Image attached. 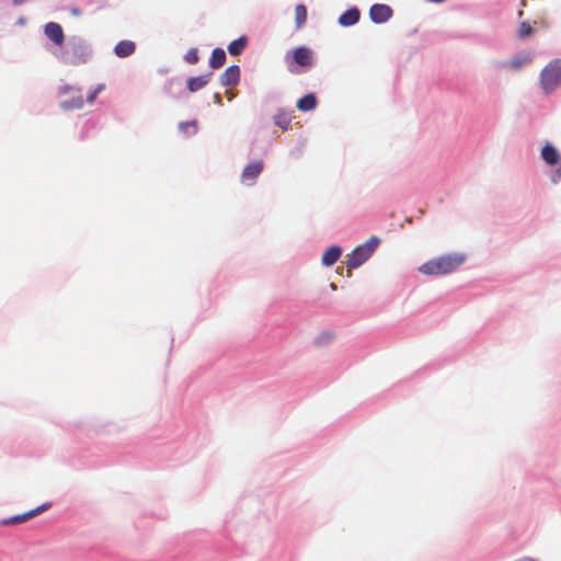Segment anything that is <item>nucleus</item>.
I'll return each mask as SVG.
<instances>
[{"instance_id":"f257e3e1","label":"nucleus","mask_w":561,"mask_h":561,"mask_svg":"<svg viewBox=\"0 0 561 561\" xmlns=\"http://www.w3.org/2000/svg\"><path fill=\"white\" fill-rule=\"evenodd\" d=\"M466 260L463 254H446L422 264L419 271L424 275H443L457 270Z\"/></svg>"},{"instance_id":"9b49d317","label":"nucleus","mask_w":561,"mask_h":561,"mask_svg":"<svg viewBox=\"0 0 561 561\" xmlns=\"http://www.w3.org/2000/svg\"><path fill=\"white\" fill-rule=\"evenodd\" d=\"M44 32L46 36L56 45H61L65 39L64 31L58 23L49 22L45 25Z\"/></svg>"},{"instance_id":"6ab92c4d","label":"nucleus","mask_w":561,"mask_h":561,"mask_svg":"<svg viewBox=\"0 0 561 561\" xmlns=\"http://www.w3.org/2000/svg\"><path fill=\"white\" fill-rule=\"evenodd\" d=\"M247 44H248V38L245 36H241L238 39L232 41L228 45V51L232 56H238L244 50Z\"/></svg>"},{"instance_id":"cd10ccee","label":"nucleus","mask_w":561,"mask_h":561,"mask_svg":"<svg viewBox=\"0 0 561 561\" xmlns=\"http://www.w3.org/2000/svg\"><path fill=\"white\" fill-rule=\"evenodd\" d=\"M524 15V11L523 10H519L518 11V18H522Z\"/></svg>"},{"instance_id":"f3484780","label":"nucleus","mask_w":561,"mask_h":561,"mask_svg":"<svg viewBox=\"0 0 561 561\" xmlns=\"http://www.w3.org/2000/svg\"><path fill=\"white\" fill-rule=\"evenodd\" d=\"M541 157L548 164H558L560 162V154L557 149L551 145H546L541 150Z\"/></svg>"},{"instance_id":"4be33fe9","label":"nucleus","mask_w":561,"mask_h":561,"mask_svg":"<svg viewBox=\"0 0 561 561\" xmlns=\"http://www.w3.org/2000/svg\"><path fill=\"white\" fill-rule=\"evenodd\" d=\"M185 61L191 64V65H195L198 62V53H197V49L196 48H191L190 50H187V53L185 54V57H184Z\"/></svg>"},{"instance_id":"7ed1b4c3","label":"nucleus","mask_w":561,"mask_h":561,"mask_svg":"<svg viewBox=\"0 0 561 561\" xmlns=\"http://www.w3.org/2000/svg\"><path fill=\"white\" fill-rule=\"evenodd\" d=\"M379 243L380 239L373 236L365 243L356 247L352 253L347 255L346 267L348 274L351 270L357 268L365 263L373 255Z\"/></svg>"},{"instance_id":"a211bd4d","label":"nucleus","mask_w":561,"mask_h":561,"mask_svg":"<svg viewBox=\"0 0 561 561\" xmlns=\"http://www.w3.org/2000/svg\"><path fill=\"white\" fill-rule=\"evenodd\" d=\"M273 121L276 126L280 127L283 130H287L290 127L291 116L280 110L274 115Z\"/></svg>"},{"instance_id":"0eeeda50","label":"nucleus","mask_w":561,"mask_h":561,"mask_svg":"<svg viewBox=\"0 0 561 561\" xmlns=\"http://www.w3.org/2000/svg\"><path fill=\"white\" fill-rule=\"evenodd\" d=\"M263 170L264 162L262 160H254L248 163L241 173V182L245 185H253Z\"/></svg>"},{"instance_id":"c85d7f7f","label":"nucleus","mask_w":561,"mask_h":561,"mask_svg":"<svg viewBox=\"0 0 561 561\" xmlns=\"http://www.w3.org/2000/svg\"><path fill=\"white\" fill-rule=\"evenodd\" d=\"M520 4H522L523 7H526V0H522Z\"/></svg>"},{"instance_id":"f8f14e48","label":"nucleus","mask_w":561,"mask_h":561,"mask_svg":"<svg viewBox=\"0 0 561 561\" xmlns=\"http://www.w3.org/2000/svg\"><path fill=\"white\" fill-rule=\"evenodd\" d=\"M136 45L131 41H121L114 47V53L119 58H125L135 53Z\"/></svg>"},{"instance_id":"ddd939ff","label":"nucleus","mask_w":561,"mask_h":561,"mask_svg":"<svg viewBox=\"0 0 561 561\" xmlns=\"http://www.w3.org/2000/svg\"><path fill=\"white\" fill-rule=\"evenodd\" d=\"M211 78V73L202 75L198 77H192L187 80V89L191 92H196L201 89H203Z\"/></svg>"},{"instance_id":"b1692460","label":"nucleus","mask_w":561,"mask_h":561,"mask_svg":"<svg viewBox=\"0 0 561 561\" xmlns=\"http://www.w3.org/2000/svg\"><path fill=\"white\" fill-rule=\"evenodd\" d=\"M180 128L184 131L191 130L192 133H195L197 130V125L195 122H186V123H181Z\"/></svg>"},{"instance_id":"2eb2a0df","label":"nucleus","mask_w":561,"mask_h":561,"mask_svg":"<svg viewBox=\"0 0 561 561\" xmlns=\"http://www.w3.org/2000/svg\"><path fill=\"white\" fill-rule=\"evenodd\" d=\"M318 104L317 98L313 93L306 94L297 101V107L301 112H309L316 108Z\"/></svg>"},{"instance_id":"a878e982","label":"nucleus","mask_w":561,"mask_h":561,"mask_svg":"<svg viewBox=\"0 0 561 561\" xmlns=\"http://www.w3.org/2000/svg\"><path fill=\"white\" fill-rule=\"evenodd\" d=\"M215 100H216V103L221 104V95L220 94L216 93Z\"/></svg>"},{"instance_id":"20e7f679","label":"nucleus","mask_w":561,"mask_h":561,"mask_svg":"<svg viewBox=\"0 0 561 561\" xmlns=\"http://www.w3.org/2000/svg\"><path fill=\"white\" fill-rule=\"evenodd\" d=\"M540 82L546 92L553 91L561 83V59L552 60L542 69Z\"/></svg>"},{"instance_id":"412c9836","label":"nucleus","mask_w":561,"mask_h":561,"mask_svg":"<svg viewBox=\"0 0 561 561\" xmlns=\"http://www.w3.org/2000/svg\"><path fill=\"white\" fill-rule=\"evenodd\" d=\"M295 20L297 28H300L307 21V8L304 4H297L295 8Z\"/></svg>"},{"instance_id":"423d86ee","label":"nucleus","mask_w":561,"mask_h":561,"mask_svg":"<svg viewBox=\"0 0 561 561\" xmlns=\"http://www.w3.org/2000/svg\"><path fill=\"white\" fill-rule=\"evenodd\" d=\"M549 27V23L546 18V13L542 12L538 14L537 18L530 24L527 21H523L518 27V36L519 38H526L535 34L536 28H547Z\"/></svg>"},{"instance_id":"bb28decb","label":"nucleus","mask_w":561,"mask_h":561,"mask_svg":"<svg viewBox=\"0 0 561 561\" xmlns=\"http://www.w3.org/2000/svg\"><path fill=\"white\" fill-rule=\"evenodd\" d=\"M513 66H514L515 68H518V67H520V66H522V61H519V60H514V61H513Z\"/></svg>"},{"instance_id":"1a4fd4ad","label":"nucleus","mask_w":561,"mask_h":561,"mask_svg":"<svg viewBox=\"0 0 561 561\" xmlns=\"http://www.w3.org/2000/svg\"><path fill=\"white\" fill-rule=\"evenodd\" d=\"M369 15L375 23H383L391 18L392 10L387 4L377 3L370 8Z\"/></svg>"},{"instance_id":"aec40b11","label":"nucleus","mask_w":561,"mask_h":561,"mask_svg":"<svg viewBox=\"0 0 561 561\" xmlns=\"http://www.w3.org/2000/svg\"><path fill=\"white\" fill-rule=\"evenodd\" d=\"M226 61V53L222 48H215L209 59V65L214 69H218L224 66Z\"/></svg>"},{"instance_id":"9d476101","label":"nucleus","mask_w":561,"mask_h":561,"mask_svg":"<svg viewBox=\"0 0 561 561\" xmlns=\"http://www.w3.org/2000/svg\"><path fill=\"white\" fill-rule=\"evenodd\" d=\"M240 80V68L239 66L228 67L220 76V84L222 87L237 85Z\"/></svg>"},{"instance_id":"dca6fc26","label":"nucleus","mask_w":561,"mask_h":561,"mask_svg":"<svg viewBox=\"0 0 561 561\" xmlns=\"http://www.w3.org/2000/svg\"><path fill=\"white\" fill-rule=\"evenodd\" d=\"M342 250L337 245L329 248L322 255V264L332 266L341 256Z\"/></svg>"},{"instance_id":"f03ea898","label":"nucleus","mask_w":561,"mask_h":561,"mask_svg":"<svg viewBox=\"0 0 561 561\" xmlns=\"http://www.w3.org/2000/svg\"><path fill=\"white\" fill-rule=\"evenodd\" d=\"M285 62L291 73L305 72L314 64L313 51L306 46L296 47L286 54Z\"/></svg>"},{"instance_id":"393cba45","label":"nucleus","mask_w":561,"mask_h":561,"mask_svg":"<svg viewBox=\"0 0 561 561\" xmlns=\"http://www.w3.org/2000/svg\"><path fill=\"white\" fill-rule=\"evenodd\" d=\"M561 179V168H559L553 176L552 181L558 182Z\"/></svg>"},{"instance_id":"5701e85b","label":"nucleus","mask_w":561,"mask_h":561,"mask_svg":"<svg viewBox=\"0 0 561 561\" xmlns=\"http://www.w3.org/2000/svg\"><path fill=\"white\" fill-rule=\"evenodd\" d=\"M104 89H105V84H103V83L98 84L96 88L88 94L87 102L93 103L94 100L96 99L98 94L101 93Z\"/></svg>"},{"instance_id":"39448f33","label":"nucleus","mask_w":561,"mask_h":561,"mask_svg":"<svg viewBox=\"0 0 561 561\" xmlns=\"http://www.w3.org/2000/svg\"><path fill=\"white\" fill-rule=\"evenodd\" d=\"M59 95L62 98L60 107L65 111L79 110L83 107L84 101L81 94V90L65 85L60 88Z\"/></svg>"},{"instance_id":"6e6552de","label":"nucleus","mask_w":561,"mask_h":561,"mask_svg":"<svg viewBox=\"0 0 561 561\" xmlns=\"http://www.w3.org/2000/svg\"><path fill=\"white\" fill-rule=\"evenodd\" d=\"M50 507V503H44L42 505H39L38 507L34 508V510H31L26 513H23V514H20V515H15V516H12V517H9V518H4L0 522V524L2 526H10V525H16V524H22L37 515H39L41 513L47 511L48 508Z\"/></svg>"},{"instance_id":"4468645a","label":"nucleus","mask_w":561,"mask_h":561,"mask_svg":"<svg viewBox=\"0 0 561 561\" xmlns=\"http://www.w3.org/2000/svg\"><path fill=\"white\" fill-rule=\"evenodd\" d=\"M359 15L360 14L358 9H348L339 18V23L342 26H352L358 22Z\"/></svg>"}]
</instances>
